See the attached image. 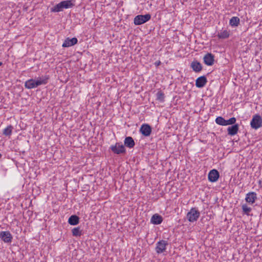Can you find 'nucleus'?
Segmentation results:
<instances>
[{
  "label": "nucleus",
  "instance_id": "19",
  "mask_svg": "<svg viewBox=\"0 0 262 262\" xmlns=\"http://www.w3.org/2000/svg\"><path fill=\"white\" fill-rule=\"evenodd\" d=\"M124 145L128 147V148H133L134 147L135 145V141L132 137H127L125 138L124 141Z\"/></svg>",
  "mask_w": 262,
  "mask_h": 262
},
{
  "label": "nucleus",
  "instance_id": "26",
  "mask_svg": "<svg viewBox=\"0 0 262 262\" xmlns=\"http://www.w3.org/2000/svg\"><path fill=\"white\" fill-rule=\"evenodd\" d=\"M215 122L219 125L225 126L226 120L222 117H217L215 119Z\"/></svg>",
  "mask_w": 262,
  "mask_h": 262
},
{
  "label": "nucleus",
  "instance_id": "11",
  "mask_svg": "<svg viewBox=\"0 0 262 262\" xmlns=\"http://www.w3.org/2000/svg\"><path fill=\"white\" fill-rule=\"evenodd\" d=\"M256 200L257 194L255 192H250L246 195L245 201L250 204L254 203Z\"/></svg>",
  "mask_w": 262,
  "mask_h": 262
},
{
  "label": "nucleus",
  "instance_id": "18",
  "mask_svg": "<svg viewBox=\"0 0 262 262\" xmlns=\"http://www.w3.org/2000/svg\"><path fill=\"white\" fill-rule=\"evenodd\" d=\"M191 68L195 72H199L202 70V66L198 61H193L191 63Z\"/></svg>",
  "mask_w": 262,
  "mask_h": 262
},
{
  "label": "nucleus",
  "instance_id": "28",
  "mask_svg": "<svg viewBox=\"0 0 262 262\" xmlns=\"http://www.w3.org/2000/svg\"><path fill=\"white\" fill-rule=\"evenodd\" d=\"M236 122V118L235 117H232L231 118H230L229 120H226V124H225V126L226 125H232L235 123Z\"/></svg>",
  "mask_w": 262,
  "mask_h": 262
},
{
  "label": "nucleus",
  "instance_id": "7",
  "mask_svg": "<svg viewBox=\"0 0 262 262\" xmlns=\"http://www.w3.org/2000/svg\"><path fill=\"white\" fill-rule=\"evenodd\" d=\"M0 238L5 243H9L12 242L13 237L9 231H1L0 232Z\"/></svg>",
  "mask_w": 262,
  "mask_h": 262
},
{
  "label": "nucleus",
  "instance_id": "15",
  "mask_svg": "<svg viewBox=\"0 0 262 262\" xmlns=\"http://www.w3.org/2000/svg\"><path fill=\"white\" fill-rule=\"evenodd\" d=\"M37 82L38 86L41 85L46 84L48 82L49 76L48 75L43 76L41 77H37L35 79Z\"/></svg>",
  "mask_w": 262,
  "mask_h": 262
},
{
  "label": "nucleus",
  "instance_id": "24",
  "mask_svg": "<svg viewBox=\"0 0 262 262\" xmlns=\"http://www.w3.org/2000/svg\"><path fill=\"white\" fill-rule=\"evenodd\" d=\"M72 234L75 236H80L81 235V230H80V227H76L72 230Z\"/></svg>",
  "mask_w": 262,
  "mask_h": 262
},
{
  "label": "nucleus",
  "instance_id": "25",
  "mask_svg": "<svg viewBox=\"0 0 262 262\" xmlns=\"http://www.w3.org/2000/svg\"><path fill=\"white\" fill-rule=\"evenodd\" d=\"M157 99L160 102H163L164 101L165 96L163 92L161 91H159L156 94Z\"/></svg>",
  "mask_w": 262,
  "mask_h": 262
},
{
  "label": "nucleus",
  "instance_id": "17",
  "mask_svg": "<svg viewBox=\"0 0 262 262\" xmlns=\"http://www.w3.org/2000/svg\"><path fill=\"white\" fill-rule=\"evenodd\" d=\"M163 221L162 217L158 214L153 215L150 219V222L155 225H159Z\"/></svg>",
  "mask_w": 262,
  "mask_h": 262
},
{
  "label": "nucleus",
  "instance_id": "14",
  "mask_svg": "<svg viewBox=\"0 0 262 262\" xmlns=\"http://www.w3.org/2000/svg\"><path fill=\"white\" fill-rule=\"evenodd\" d=\"M25 86L28 89H32L38 86L35 79H30L25 83Z\"/></svg>",
  "mask_w": 262,
  "mask_h": 262
},
{
  "label": "nucleus",
  "instance_id": "8",
  "mask_svg": "<svg viewBox=\"0 0 262 262\" xmlns=\"http://www.w3.org/2000/svg\"><path fill=\"white\" fill-rule=\"evenodd\" d=\"M219 176V173L217 170L212 169L208 173V180L211 182H215L217 181Z\"/></svg>",
  "mask_w": 262,
  "mask_h": 262
},
{
  "label": "nucleus",
  "instance_id": "13",
  "mask_svg": "<svg viewBox=\"0 0 262 262\" xmlns=\"http://www.w3.org/2000/svg\"><path fill=\"white\" fill-rule=\"evenodd\" d=\"M207 80L205 76H202L198 78L195 81V85L196 87L201 88L204 87L206 83Z\"/></svg>",
  "mask_w": 262,
  "mask_h": 262
},
{
  "label": "nucleus",
  "instance_id": "9",
  "mask_svg": "<svg viewBox=\"0 0 262 262\" xmlns=\"http://www.w3.org/2000/svg\"><path fill=\"white\" fill-rule=\"evenodd\" d=\"M203 60L205 64L212 66L214 62V56L211 53H208L204 56Z\"/></svg>",
  "mask_w": 262,
  "mask_h": 262
},
{
  "label": "nucleus",
  "instance_id": "21",
  "mask_svg": "<svg viewBox=\"0 0 262 262\" xmlns=\"http://www.w3.org/2000/svg\"><path fill=\"white\" fill-rule=\"evenodd\" d=\"M230 36V33L229 31H227V30H224L221 31L220 32H219L217 36L219 39H226L228 38Z\"/></svg>",
  "mask_w": 262,
  "mask_h": 262
},
{
  "label": "nucleus",
  "instance_id": "29",
  "mask_svg": "<svg viewBox=\"0 0 262 262\" xmlns=\"http://www.w3.org/2000/svg\"><path fill=\"white\" fill-rule=\"evenodd\" d=\"M3 64L2 62L0 61V67Z\"/></svg>",
  "mask_w": 262,
  "mask_h": 262
},
{
  "label": "nucleus",
  "instance_id": "23",
  "mask_svg": "<svg viewBox=\"0 0 262 262\" xmlns=\"http://www.w3.org/2000/svg\"><path fill=\"white\" fill-rule=\"evenodd\" d=\"M13 129V127L11 125L8 126L3 130V135L6 136H10L12 134Z\"/></svg>",
  "mask_w": 262,
  "mask_h": 262
},
{
  "label": "nucleus",
  "instance_id": "3",
  "mask_svg": "<svg viewBox=\"0 0 262 262\" xmlns=\"http://www.w3.org/2000/svg\"><path fill=\"white\" fill-rule=\"evenodd\" d=\"M200 215V212L196 208H192L187 214V218L190 222L196 221Z\"/></svg>",
  "mask_w": 262,
  "mask_h": 262
},
{
  "label": "nucleus",
  "instance_id": "30",
  "mask_svg": "<svg viewBox=\"0 0 262 262\" xmlns=\"http://www.w3.org/2000/svg\"><path fill=\"white\" fill-rule=\"evenodd\" d=\"M160 63V61H159V62H157V65H159Z\"/></svg>",
  "mask_w": 262,
  "mask_h": 262
},
{
  "label": "nucleus",
  "instance_id": "2",
  "mask_svg": "<svg viewBox=\"0 0 262 262\" xmlns=\"http://www.w3.org/2000/svg\"><path fill=\"white\" fill-rule=\"evenodd\" d=\"M151 18V15L149 14L145 15H138L134 19V23L135 25H141L148 21Z\"/></svg>",
  "mask_w": 262,
  "mask_h": 262
},
{
  "label": "nucleus",
  "instance_id": "31",
  "mask_svg": "<svg viewBox=\"0 0 262 262\" xmlns=\"http://www.w3.org/2000/svg\"><path fill=\"white\" fill-rule=\"evenodd\" d=\"M2 157V155L0 154V158Z\"/></svg>",
  "mask_w": 262,
  "mask_h": 262
},
{
  "label": "nucleus",
  "instance_id": "27",
  "mask_svg": "<svg viewBox=\"0 0 262 262\" xmlns=\"http://www.w3.org/2000/svg\"><path fill=\"white\" fill-rule=\"evenodd\" d=\"M242 208L243 212L247 215H249V213L252 210V209L250 207H248V205L246 204H243L242 206Z\"/></svg>",
  "mask_w": 262,
  "mask_h": 262
},
{
  "label": "nucleus",
  "instance_id": "4",
  "mask_svg": "<svg viewBox=\"0 0 262 262\" xmlns=\"http://www.w3.org/2000/svg\"><path fill=\"white\" fill-rule=\"evenodd\" d=\"M251 127L257 129L262 126V118L259 115H255L250 122Z\"/></svg>",
  "mask_w": 262,
  "mask_h": 262
},
{
  "label": "nucleus",
  "instance_id": "16",
  "mask_svg": "<svg viewBox=\"0 0 262 262\" xmlns=\"http://www.w3.org/2000/svg\"><path fill=\"white\" fill-rule=\"evenodd\" d=\"M239 126L237 124H234L229 126L227 128L228 134L230 136H234L237 133Z\"/></svg>",
  "mask_w": 262,
  "mask_h": 262
},
{
  "label": "nucleus",
  "instance_id": "22",
  "mask_svg": "<svg viewBox=\"0 0 262 262\" xmlns=\"http://www.w3.org/2000/svg\"><path fill=\"white\" fill-rule=\"evenodd\" d=\"M239 24V18L238 17H232L229 21V24L233 27H236Z\"/></svg>",
  "mask_w": 262,
  "mask_h": 262
},
{
  "label": "nucleus",
  "instance_id": "5",
  "mask_svg": "<svg viewBox=\"0 0 262 262\" xmlns=\"http://www.w3.org/2000/svg\"><path fill=\"white\" fill-rule=\"evenodd\" d=\"M110 149L114 154L117 155L124 154L126 152L124 145L121 143H116L115 145H111Z\"/></svg>",
  "mask_w": 262,
  "mask_h": 262
},
{
  "label": "nucleus",
  "instance_id": "20",
  "mask_svg": "<svg viewBox=\"0 0 262 262\" xmlns=\"http://www.w3.org/2000/svg\"><path fill=\"white\" fill-rule=\"evenodd\" d=\"M79 218L76 215H71L68 220V223L71 225H76L79 223Z\"/></svg>",
  "mask_w": 262,
  "mask_h": 262
},
{
  "label": "nucleus",
  "instance_id": "12",
  "mask_svg": "<svg viewBox=\"0 0 262 262\" xmlns=\"http://www.w3.org/2000/svg\"><path fill=\"white\" fill-rule=\"evenodd\" d=\"M78 42L77 38L73 37L72 38H67L64 41L62 47H69L76 45Z\"/></svg>",
  "mask_w": 262,
  "mask_h": 262
},
{
  "label": "nucleus",
  "instance_id": "1",
  "mask_svg": "<svg viewBox=\"0 0 262 262\" xmlns=\"http://www.w3.org/2000/svg\"><path fill=\"white\" fill-rule=\"evenodd\" d=\"M74 6V4L72 1H63L56 4L51 9L52 12H59L63 11L64 9L71 8Z\"/></svg>",
  "mask_w": 262,
  "mask_h": 262
},
{
  "label": "nucleus",
  "instance_id": "6",
  "mask_svg": "<svg viewBox=\"0 0 262 262\" xmlns=\"http://www.w3.org/2000/svg\"><path fill=\"white\" fill-rule=\"evenodd\" d=\"M168 245L167 241L164 240L160 241L157 244L156 251L157 253H163L166 249V246Z\"/></svg>",
  "mask_w": 262,
  "mask_h": 262
},
{
  "label": "nucleus",
  "instance_id": "10",
  "mask_svg": "<svg viewBox=\"0 0 262 262\" xmlns=\"http://www.w3.org/2000/svg\"><path fill=\"white\" fill-rule=\"evenodd\" d=\"M140 132L143 136L148 137L151 134V127L147 124H143L140 128Z\"/></svg>",
  "mask_w": 262,
  "mask_h": 262
}]
</instances>
